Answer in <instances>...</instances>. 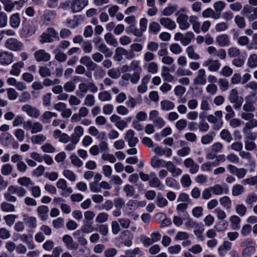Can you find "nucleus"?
Returning a JSON list of instances; mask_svg holds the SVG:
<instances>
[{
    "label": "nucleus",
    "instance_id": "1",
    "mask_svg": "<svg viewBox=\"0 0 257 257\" xmlns=\"http://www.w3.org/2000/svg\"><path fill=\"white\" fill-rule=\"evenodd\" d=\"M130 65V71H133L132 79H131V83L132 84H137L141 77V74L142 71V68L141 66V63L138 60H133Z\"/></svg>",
    "mask_w": 257,
    "mask_h": 257
},
{
    "label": "nucleus",
    "instance_id": "2",
    "mask_svg": "<svg viewBox=\"0 0 257 257\" xmlns=\"http://www.w3.org/2000/svg\"><path fill=\"white\" fill-rule=\"evenodd\" d=\"M55 39H59L58 33L52 28H48L45 33L41 36L40 41L42 43H51Z\"/></svg>",
    "mask_w": 257,
    "mask_h": 257
},
{
    "label": "nucleus",
    "instance_id": "3",
    "mask_svg": "<svg viewBox=\"0 0 257 257\" xmlns=\"http://www.w3.org/2000/svg\"><path fill=\"white\" fill-rule=\"evenodd\" d=\"M229 100L234 104L233 106L235 109L240 108L243 102L242 97L238 96V92L236 89H233L231 90Z\"/></svg>",
    "mask_w": 257,
    "mask_h": 257
},
{
    "label": "nucleus",
    "instance_id": "4",
    "mask_svg": "<svg viewBox=\"0 0 257 257\" xmlns=\"http://www.w3.org/2000/svg\"><path fill=\"white\" fill-rule=\"evenodd\" d=\"M227 169L230 174L235 175L238 179L244 178L247 173V170L243 168H238L231 164L227 166Z\"/></svg>",
    "mask_w": 257,
    "mask_h": 257
},
{
    "label": "nucleus",
    "instance_id": "5",
    "mask_svg": "<svg viewBox=\"0 0 257 257\" xmlns=\"http://www.w3.org/2000/svg\"><path fill=\"white\" fill-rule=\"evenodd\" d=\"M22 46V43L16 39L12 38L8 39L5 43L6 47L8 49L14 51L20 50Z\"/></svg>",
    "mask_w": 257,
    "mask_h": 257
},
{
    "label": "nucleus",
    "instance_id": "6",
    "mask_svg": "<svg viewBox=\"0 0 257 257\" xmlns=\"http://www.w3.org/2000/svg\"><path fill=\"white\" fill-rule=\"evenodd\" d=\"M87 5V0H71V12L73 13L79 12Z\"/></svg>",
    "mask_w": 257,
    "mask_h": 257
},
{
    "label": "nucleus",
    "instance_id": "7",
    "mask_svg": "<svg viewBox=\"0 0 257 257\" xmlns=\"http://www.w3.org/2000/svg\"><path fill=\"white\" fill-rule=\"evenodd\" d=\"M16 236L17 238L14 239L15 240H16L17 239H20L22 242L27 244L29 249H33L35 248V245L34 243L33 238L31 235L17 234Z\"/></svg>",
    "mask_w": 257,
    "mask_h": 257
},
{
    "label": "nucleus",
    "instance_id": "8",
    "mask_svg": "<svg viewBox=\"0 0 257 257\" xmlns=\"http://www.w3.org/2000/svg\"><path fill=\"white\" fill-rule=\"evenodd\" d=\"M22 110L31 117L37 118L40 115V112L38 109L28 104L24 105Z\"/></svg>",
    "mask_w": 257,
    "mask_h": 257
},
{
    "label": "nucleus",
    "instance_id": "9",
    "mask_svg": "<svg viewBox=\"0 0 257 257\" xmlns=\"http://www.w3.org/2000/svg\"><path fill=\"white\" fill-rule=\"evenodd\" d=\"M13 54L11 52L2 51L0 52V64L8 66L13 61Z\"/></svg>",
    "mask_w": 257,
    "mask_h": 257
},
{
    "label": "nucleus",
    "instance_id": "10",
    "mask_svg": "<svg viewBox=\"0 0 257 257\" xmlns=\"http://www.w3.org/2000/svg\"><path fill=\"white\" fill-rule=\"evenodd\" d=\"M243 12L248 17L249 21L257 19V7L254 8L249 5H246L243 8Z\"/></svg>",
    "mask_w": 257,
    "mask_h": 257
},
{
    "label": "nucleus",
    "instance_id": "11",
    "mask_svg": "<svg viewBox=\"0 0 257 257\" xmlns=\"http://www.w3.org/2000/svg\"><path fill=\"white\" fill-rule=\"evenodd\" d=\"M124 139L128 142V145L130 147H134L139 142V139L135 137V132L132 130H128L125 134Z\"/></svg>",
    "mask_w": 257,
    "mask_h": 257
},
{
    "label": "nucleus",
    "instance_id": "12",
    "mask_svg": "<svg viewBox=\"0 0 257 257\" xmlns=\"http://www.w3.org/2000/svg\"><path fill=\"white\" fill-rule=\"evenodd\" d=\"M34 55L37 62H47L51 58L50 54L42 49L36 51Z\"/></svg>",
    "mask_w": 257,
    "mask_h": 257
},
{
    "label": "nucleus",
    "instance_id": "13",
    "mask_svg": "<svg viewBox=\"0 0 257 257\" xmlns=\"http://www.w3.org/2000/svg\"><path fill=\"white\" fill-rule=\"evenodd\" d=\"M133 235L128 230L123 231L120 235V239L123 242L124 245L130 247L132 245Z\"/></svg>",
    "mask_w": 257,
    "mask_h": 257
},
{
    "label": "nucleus",
    "instance_id": "14",
    "mask_svg": "<svg viewBox=\"0 0 257 257\" xmlns=\"http://www.w3.org/2000/svg\"><path fill=\"white\" fill-rule=\"evenodd\" d=\"M212 193L215 195H221L223 194H227L229 192V189L225 185L222 187L219 184H216L213 187H210Z\"/></svg>",
    "mask_w": 257,
    "mask_h": 257
},
{
    "label": "nucleus",
    "instance_id": "15",
    "mask_svg": "<svg viewBox=\"0 0 257 257\" xmlns=\"http://www.w3.org/2000/svg\"><path fill=\"white\" fill-rule=\"evenodd\" d=\"M203 66L208 67V70L211 72L217 71L220 67V63L218 60H207L204 62Z\"/></svg>",
    "mask_w": 257,
    "mask_h": 257
},
{
    "label": "nucleus",
    "instance_id": "16",
    "mask_svg": "<svg viewBox=\"0 0 257 257\" xmlns=\"http://www.w3.org/2000/svg\"><path fill=\"white\" fill-rule=\"evenodd\" d=\"M188 19L187 15H181L177 18L176 21L181 30H186L189 28L190 24L188 22Z\"/></svg>",
    "mask_w": 257,
    "mask_h": 257
},
{
    "label": "nucleus",
    "instance_id": "17",
    "mask_svg": "<svg viewBox=\"0 0 257 257\" xmlns=\"http://www.w3.org/2000/svg\"><path fill=\"white\" fill-rule=\"evenodd\" d=\"M206 83V72L204 69H200L198 71V75L194 80L195 85H204Z\"/></svg>",
    "mask_w": 257,
    "mask_h": 257
},
{
    "label": "nucleus",
    "instance_id": "18",
    "mask_svg": "<svg viewBox=\"0 0 257 257\" xmlns=\"http://www.w3.org/2000/svg\"><path fill=\"white\" fill-rule=\"evenodd\" d=\"M136 200H130L124 205L123 211L125 214L131 215L134 211L137 209Z\"/></svg>",
    "mask_w": 257,
    "mask_h": 257
},
{
    "label": "nucleus",
    "instance_id": "19",
    "mask_svg": "<svg viewBox=\"0 0 257 257\" xmlns=\"http://www.w3.org/2000/svg\"><path fill=\"white\" fill-rule=\"evenodd\" d=\"M62 240L68 249H76L77 248V244L73 241L70 235H64L62 238Z\"/></svg>",
    "mask_w": 257,
    "mask_h": 257
},
{
    "label": "nucleus",
    "instance_id": "20",
    "mask_svg": "<svg viewBox=\"0 0 257 257\" xmlns=\"http://www.w3.org/2000/svg\"><path fill=\"white\" fill-rule=\"evenodd\" d=\"M160 23L161 25L170 30H174L176 27L175 21L169 18H162L160 19Z\"/></svg>",
    "mask_w": 257,
    "mask_h": 257
},
{
    "label": "nucleus",
    "instance_id": "21",
    "mask_svg": "<svg viewBox=\"0 0 257 257\" xmlns=\"http://www.w3.org/2000/svg\"><path fill=\"white\" fill-rule=\"evenodd\" d=\"M13 140V136L8 133H3L0 135V142L3 146L10 147Z\"/></svg>",
    "mask_w": 257,
    "mask_h": 257
},
{
    "label": "nucleus",
    "instance_id": "22",
    "mask_svg": "<svg viewBox=\"0 0 257 257\" xmlns=\"http://www.w3.org/2000/svg\"><path fill=\"white\" fill-rule=\"evenodd\" d=\"M216 41L220 47L229 46L230 44L229 37L226 34H221L217 36Z\"/></svg>",
    "mask_w": 257,
    "mask_h": 257
},
{
    "label": "nucleus",
    "instance_id": "23",
    "mask_svg": "<svg viewBox=\"0 0 257 257\" xmlns=\"http://www.w3.org/2000/svg\"><path fill=\"white\" fill-rule=\"evenodd\" d=\"M49 208L45 205H41L37 208L39 218L43 221L47 219L48 217Z\"/></svg>",
    "mask_w": 257,
    "mask_h": 257
},
{
    "label": "nucleus",
    "instance_id": "24",
    "mask_svg": "<svg viewBox=\"0 0 257 257\" xmlns=\"http://www.w3.org/2000/svg\"><path fill=\"white\" fill-rule=\"evenodd\" d=\"M56 16V12L54 11L47 10L46 11L43 15L44 22L46 24L49 25L50 22H52Z\"/></svg>",
    "mask_w": 257,
    "mask_h": 257
},
{
    "label": "nucleus",
    "instance_id": "25",
    "mask_svg": "<svg viewBox=\"0 0 257 257\" xmlns=\"http://www.w3.org/2000/svg\"><path fill=\"white\" fill-rule=\"evenodd\" d=\"M24 66V63L22 61L14 64L10 71V74L16 76H19L21 71V69L23 68Z\"/></svg>",
    "mask_w": 257,
    "mask_h": 257
},
{
    "label": "nucleus",
    "instance_id": "26",
    "mask_svg": "<svg viewBox=\"0 0 257 257\" xmlns=\"http://www.w3.org/2000/svg\"><path fill=\"white\" fill-rule=\"evenodd\" d=\"M23 220L29 228L33 229L36 227L37 220L36 217L25 214L24 215Z\"/></svg>",
    "mask_w": 257,
    "mask_h": 257
},
{
    "label": "nucleus",
    "instance_id": "27",
    "mask_svg": "<svg viewBox=\"0 0 257 257\" xmlns=\"http://www.w3.org/2000/svg\"><path fill=\"white\" fill-rule=\"evenodd\" d=\"M165 163L166 161L165 160L161 159L157 156H154L151 159V166L154 168L165 167Z\"/></svg>",
    "mask_w": 257,
    "mask_h": 257
},
{
    "label": "nucleus",
    "instance_id": "28",
    "mask_svg": "<svg viewBox=\"0 0 257 257\" xmlns=\"http://www.w3.org/2000/svg\"><path fill=\"white\" fill-rule=\"evenodd\" d=\"M82 17L80 15H75L73 19H68L67 20V24L71 28H74L77 27L80 21H82Z\"/></svg>",
    "mask_w": 257,
    "mask_h": 257
},
{
    "label": "nucleus",
    "instance_id": "29",
    "mask_svg": "<svg viewBox=\"0 0 257 257\" xmlns=\"http://www.w3.org/2000/svg\"><path fill=\"white\" fill-rule=\"evenodd\" d=\"M230 222L233 230H238L240 228V218L237 215H232L230 217Z\"/></svg>",
    "mask_w": 257,
    "mask_h": 257
},
{
    "label": "nucleus",
    "instance_id": "30",
    "mask_svg": "<svg viewBox=\"0 0 257 257\" xmlns=\"http://www.w3.org/2000/svg\"><path fill=\"white\" fill-rule=\"evenodd\" d=\"M10 187L12 189L11 192L14 193L20 197H24L26 195L27 191L22 187L14 185L10 186Z\"/></svg>",
    "mask_w": 257,
    "mask_h": 257
},
{
    "label": "nucleus",
    "instance_id": "31",
    "mask_svg": "<svg viewBox=\"0 0 257 257\" xmlns=\"http://www.w3.org/2000/svg\"><path fill=\"white\" fill-rule=\"evenodd\" d=\"M170 69L166 66H163L162 68L161 76L164 80L168 82H172L174 77L169 73Z\"/></svg>",
    "mask_w": 257,
    "mask_h": 257
},
{
    "label": "nucleus",
    "instance_id": "32",
    "mask_svg": "<svg viewBox=\"0 0 257 257\" xmlns=\"http://www.w3.org/2000/svg\"><path fill=\"white\" fill-rule=\"evenodd\" d=\"M188 204H189L188 203H182L179 204L177 206L176 210L178 215L183 217L189 214L188 212L186 211Z\"/></svg>",
    "mask_w": 257,
    "mask_h": 257
},
{
    "label": "nucleus",
    "instance_id": "33",
    "mask_svg": "<svg viewBox=\"0 0 257 257\" xmlns=\"http://www.w3.org/2000/svg\"><path fill=\"white\" fill-rule=\"evenodd\" d=\"M11 26L13 28H18L20 24V18L19 13H15L11 16L10 20Z\"/></svg>",
    "mask_w": 257,
    "mask_h": 257
},
{
    "label": "nucleus",
    "instance_id": "34",
    "mask_svg": "<svg viewBox=\"0 0 257 257\" xmlns=\"http://www.w3.org/2000/svg\"><path fill=\"white\" fill-rule=\"evenodd\" d=\"M123 191L125 193L126 196L128 197H133L137 198L138 195L135 194V189L134 187L129 184H126L124 186Z\"/></svg>",
    "mask_w": 257,
    "mask_h": 257
},
{
    "label": "nucleus",
    "instance_id": "35",
    "mask_svg": "<svg viewBox=\"0 0 257 257\" xmlns=\"http://www.w3.org/2000/svg\"><path fill=\"white\" fill-rule=\"evenodd\" d=\"M195 228L194 233L195 235L199 239H203L202 232L204 230V225L202 223H196L194 225Z\"/></svg>",
    "mask_w": 257,
    "mask_h": 257
},
{
    "label": "nucleus",
    "instance_id": "36",
    "mask_svg": "<svg viewBox=\"0 0 257 257\" xmlns=\"http://www.w3.org/2000/svg\"><path fill=\"white\" fill-rule=\"evenodd\" d=\"M202 16L204 18H212L214 19H218L220 18L219 14H216L211 8H208L202 12Z\"/></svg>",
    "mask_w": 257,
    "mask_h": 257
},
{
    "label": "nucleus",
    "instance_id": "37",
    "mask_svg": "<svg viewBox=\"0 0 257 257\" xmlns=\"http://www.w3.org/2000/svg\"><path fill=\"white\" fill-rule=\"evenodd\" d=\"M18 183L21 186H25L30 189V186H33L34 183L33 182L30 178L27 177H21L18 180Z\"/></svg>",
    "mask_w": 257,
    "mask_h": 257
},
{
    "label": "nucleus",
    "instance_id": "38",
    "mask_svg": "<svg viewBox=\"0 0 257 257\" xmlns=\"http://www.w3.org/2000/svg\"><path fill=\"white\" fill-rule=\"evenodd\" d=\"M250 96H247L245 97V103L243 106V109L246 112H253L254 111L255 108L253 103L249 101Z\"/></svg>",
    "mask_w": 257,
    "mask_h": 257
},
{
    "label": "nucleus",
    "instance_id": "39",
    "mask_svg": "<svg viewBox=\"0 0 257 257\" xmlns=\"http://www.w3.org/2000/svg\"><path fill=\"white\" fill-rule=\"evenodd\" d=\"M242 132L244 138L248 140L254 141L257 139V132H252L251 130L243 129Z\"/></svg>",
    "mask_w": 257,
    "mask_h": 257
},
{
    "label": "nucleus",
    "instance_id": "40",
    "mask_svg": "<svg viewBox=\"0 0 257 257\" xmlns=\"http://www.w3.org/2000/svg\"><path fill=\"white\" fill-rule=\"evenodd\" d=\"M214 136L215 134L213 132L209 133L201 137V142L203 145L210 144L213 142Z\"/></svg>",
    "mask_w": 257,
    "mask_h": 257
},
{
    "label": "nucleus",
    "instance_id": "41",
    "mask_svg": "<svg viewBox=\"0 0 257 257\" xmlns=\"http://www.w3.org/2000/svg\"><path fill=\"white\" fill-rule=\"evenodd\" d=\"M46 140V137L42 135H34L31 137V142L34 145H41Z\"/></svg>",
    "mask_w": 257,
    "mask_h": 257
},
{
    "label": "nucleus",
    "instance_id": "42",
    "mask_svg": "<svg viewBox=\"0 0 257 257\" xmlns=\"http://www.w3.org/2000/svg\"><path fill=\"white\" fill-rule=\"evenodd\" d=\"M156 204L159 207L163 208L168 205V202L161 193H159L157 196Z\"/></svg>",
    "mask_w": 257,
    "mask_h": 257
},
{
    "label": "nucleus",
    "instance_id": "43",
    "mask_svg": "<svg viewBox=\"0 0 257 257\" xmlns=\"http://www.w3.org/2000/svg\"><path fill=\"white\" fill-rule=\"evenodd\" d=\"M166 185L174 189L178 190L180 188L179 183L172 177H167L166 179Z\"/></svg>",
    "mask_w": 257,
    "mask_h": 257
},
{
    "label": "nucleus",
    "instance_id": "44",
    "mask_svg": "<svg viewBox=\"0 0 257 257\" xmlns=\"http://www.w3.org/2000/svg\"><path fill=\"white\" fill-rule=\"evenodd\" d=\"M220 204L226 209H230L231 207L232 202L230 198L227 196H223L220 198Z\"/></svg>",
    "mask_w": 257,
    "mask_h": 257
},
{
    "label": "nucleus",
    "instance_id": "45",
    "mask_svg": "<svg viewBox=\"0 0 257 257\" xmlns=\"http://www.w3.org/2000/svg\"><path fill=\"white\" fill-rule=\"evenodd\" d=\"M84 130L82 126H77L74 128V133L71 136V138L78 140L79 142L80 138L83 135Z\"/></svg>",
    "mask_w": 257,
    "mask_h": 257
},
{
    "label": "nucleus",
    "instance_id": "46",
    "mask_svg": "<svg viewBox=\"0 0 257 257\" xmlns=\"http://www.w3.org/2000/svg\"><path fill=\"white\" fill-rule=\"evenodd\" d=\"M104 39L106 42L113 47H116L118 45V42L114 36L110 33H108L104 36Z\"/></svg>",
    "mask_w": 257,
    "mask_h": 257
},
{
    "label": "nucleus",
    "instance_id": "47",
    "mask_svg": "<svg viewBox=\"0 0 257 257\" xmlns=\"http://www.w3.org/2000/svg\"><path fill=\"white\" fill-rule=\"evenodd\" d=\"M1 210L6 212H13L15 211V206L10 203L3 202L1 205Z\"/></svg>",
    "mask_w": 257,
    "mask_h": 257
},
{
    "label": "nucleus",
    "instance_id": "48",
    "mask_svg": "<svg viewBox=\"0 0 257 257\" xmlns=\"http://www.w3.org/2000/svg\"><path fill=\"white\" fill-rule=\"evenodd\" d=\"M57 114L55 112L49 111H46L44 112L43 114L42 117H41V120L43 122H50V119L53 117H57Z\"/></svg>",
    "mask_w": 257,
    "mask_h": 257
},
{
    "label": "nucleus",
    "instance_id": "49",
    "mask_svg": "<svg viewBox=\"0 0 257 257\" xmlns=\"http://www.w3.org/2000/svg\"><path fill=\"white\" fill-rule=\"evenodd\" d=\"M78 89L79 92H77L76 94L79 97L82 98L84 96V94L87 93L88 90V83L86 84L84 82L80 83L78 85Z\"/></svg>",
    "mask_w": 257,
    "mask_h": 257
},
{
    "label": "nucleus",
    "instance_id": "50",
    "mask_svg": "<svg viewBox=\"0 0 257 257\" xmlns=\"http://www.w3.org/2000/svg\"><path fill=\"white\" fill-rule=\"evenodd\" d=\"M98 97L100 101H109L112 99L111 94L107 91H103L99 92Z\"/></svg>",
    "mask_w": 257,
    "mask_h": 257
},
{
    "label": "nucleus",
    "instance_id": "51",
    "mask_svg": "<svg viewBox=\"0 0 257 257\" xmlns=\"http://www.w3.org/2000/svg\"><path fill=\"white\" fill-rule=\"evenodd\" d=\"M177 5H172L166 7L163 11L162 14L165 16H170L177 10Z\"/></svg>",
    "mask_w": 257,
    "mask_h": 257
},
{
    "label": "nucleus",
    "instance_id": "52",
    "mask_svg": "<svg viewBox=\"0 0 257 257\" xmlns=\"http://www.w3.org/2000/svg\"><path fill=\"white\" fill-rule=\"evenodd\" d=\"M98 50L104 54L106 57H110L112 55V52L107 48L105 44L102 43L99 45Z\"/></svg>",
    "mask_w": 257,
    "mask_h": 257
},
{
    "label": "nucleus",
    "instance_id": "53",
    "mask_svg": "<svg viewBox=\"0 0 257 257\" xmlns=\"http://www.w3.org/2000/svg\"><path fill=\"white\" fill-rule=\"evenodd\" d=\"M256 249L254 246H249L245 247L242 251V257H250L255 252Z\"/></svg>",
    "mask_w": 257,
    "mask_h": 257
},
{
    "label": "nucleus",
    "instance_id": "54",
    "mask_svg": "<svg viewBox=\"0 0 257 257\" xmlns=\"http://www.w3.org/2000/svg\"><path fill=\"white\" fill-rule=\"evenodd\" d=\"M161 108L163 110L168 111L173 109L175 107V105L173 102L169 100H163L161 102Z\"/></svg>",
    "mask_w": 257,
    "mask_h": 257
},
{
    "label": "nucleus",
    "instance_id": "55",
    "mask_svg": "<svg viewBox=\"0 0 257 257\" xmlns=\"http://www.w3.org/2000/svg\"><path fill=\"white\" fill-rule=\"evenodd\" d=\"M186 51L189 58L196 60L199 59V55L195 52L193 46H189Z\"/></svg>",
    "mask_w": 257,
    "mask_h": 257
},
{
    "label": "nucleus",
    "instance_id": "56",
    "mask_svg": "<svg viewBox=\"0 0 257 257\" xmlns=\"http://www.w3.org/2000/svg\"><path fill=\"white\" fill-rule=\"evenodd\" d=\"M149 185L153 188H158L160 190H162L164 186L161 185L160 180L158 178H154L150 180Z\"/></svg>",
    "mask_w": 257,
    "mask_h": 257
},
{
    "label": "nucleus",
    "instance_id": "57",
    "mask_svg": "<svg viewBox=\"0 0 257 257\" xmlns=\"http://www.w3.org/2000/svg\"><path fill=\"white\" fill-rule=\"evenodd\" d=\"M81 230L84 233H89L93 232L94 230V228L92 225L91 222L85 221L84 224L81 227Z\"/></svg>",
    "mask_w": 257,
    "mask_h": 257
},
{
    "label": "nucleus",
    "instance_id": "58",
    "mask_svg": "<svg viewBox=\"0 0 257 257\" xmlns=\"http://www.w3.org/2000/svg\"><path fill=\"white\" fill-rule=\"evenodd\" d=\"M228 225V223L226 220H221L216 224L215 226V229L218 231H223L226 229Z\"/></svg>",
    "mask_w": 257,
    "mask_h": 257
},
{
    "label": "nucleus",
    "instance_id": "59",
    "mask_svg": "<svg viewBox=\"0 0 257 257\" xmlns=\"http://www.w3.org/2000/svg\"><path fill=\"white\" fill-rule=\"evenodd\" d=\"M194 34L191 31L187 32L184 35L182 42V45L184 46H187L190 44L191 42L192 39L194 38Z\"/></svg>",
    "mask_w": 257,
    "mask_h": 257
},
{
    "label": "nucleus",
    "instance_id": "60",
    "mask_svg": "<svg viewBox=\"0 0 257 257\" xmlns=\"http://www.w3.org/2000/svg\"><path fill=\"white\" fill-rule=\"evenodd\" d=\"M11 190L12 189L9 186L7 192L4 194V198L8 202H15L17 199L15 196L12 195L14 193L11 192Z\"/></svg>",
    "mask_w": 257,
    "mask_h": 257
},
{
    "label": "nucleus",
    "instance_id": "61",
    "mask_svg": "<svg viewBox=\"0 0 257 257\" xmlns=\"http://www.w3.org/2000/svg\"><path fill=\"white\" fill-rule=\"evenodd\" d=\"M142 251L139 247H136L134 249H127L125 250V254L127 257H136L137 254H142Z\"/></svg>",
    "mask_w": 257,
    "mask_h": 257
},
{
    "label": "nucleus",
    "instance_id": "62",
    "mask_svg": "<svg viewBox=\"0 0 257 257\" xmlns=\"http://www.w3.org/2000/svg\"><path fill=\"white\" fill-rule=\"evenodd\" d=\"M246 88L252 89L250 93V97H254L257 94V83L255 81H251L246 85Z\"/></svg>",
    "mask_w": 257,
    "mask_h": 257
},
{
    "label": "nucleus",
    "instance_id": "63",
    "mask_svg": "<svg viewBox=\"0 0 257 257\" xmlns=\"http://www.w3.org/2000/svg\"><path fill=\"white\" fill-rule=\"evenodd\" d=\"M182 217L183 218L184 221L185 222V225L188 228L194 227V225H195L196 223H197L193 221V219L190 217L189 214Z\"/></svg>",
    "mask_w": 257,
    "mask_h": 257
},
{
    "label": "nucleus",
    "instance_id": "64",
    "mask_svg": "<svg viewBox=\"0 0 257 257\" xmlns=\"http://www.w3.org/2000/svg\"><path fill=\"white\" fill-rule=\"evenodd\" d=\"M248 66L250 68H255L257 67V55L256 54L251 55L247 61Z\"/></svg>",
    "mask_w": 257,
    "mask_h": 257
}]
</instances>
